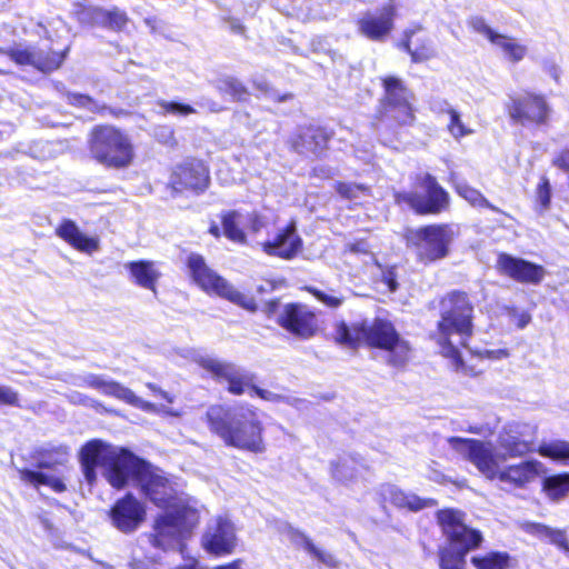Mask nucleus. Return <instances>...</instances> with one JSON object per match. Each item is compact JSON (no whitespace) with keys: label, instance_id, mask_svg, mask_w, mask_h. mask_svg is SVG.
Masks as SVG:
<instances>
[{"label":"nucleus","instance_id":"f257e3e1","mask_svg":"<svg viewBox=\"0 0 569 569\" xmlns=\"http://www.w3.org/2000/svg\"><path fill=\"white\" fill-rule=\"evenodd\" d=\"M80 462L89 483L96 481V468L100 466L103 477L116 489H122L132 481L159 508L168 510L176 503H183L176 499L170 482L163 476L152 471L149 463L128 449L91 440L82 447Z\"/></svg>","mask_w":569,"mask_h":569},{"label":"nucleus","instance_id":"f03ea898","mask_svg":"<svg viewBox=\"0 0 569 569\" xmlns=\"http://www.w3.org/2000/svg\"><path fill=\"white\" fill-rule=\"evenodd\" d=\"M450 447L489 480H498L516 489H523L535 481L542 471L538 460H526L516 465L505 466L498 462L490 441L451 437Z\"/></svg>","mask_w":569,"mask_h":569},{"label":"nucleus","instance_id":"7ed1b4c3","mask_svg":"<svg viewBox=\"0 0 569 569\" xmlns=\"http://www.w3.org/2000/svg\"><path fill=\"white\" fill-rule=\"evenodd\" d=\"M473 307L465 292H451L441 301V319L432 335L440 353L448 358L452 368L465 375H472L461 357V348L472 335Z\"/></svg>","mask_w":569,"mask_h":569},{"label":"nucleus","instance_id":"20e7f679","mask_svg":"<svg viewBox=\"0 0 569 569\" xmlns=\"http://www.w3.org/2000/svg\"><path fill=\"white\" fill-rule=\"evenodd\" d=\"M211 432L227 446L261 453L266 446L263 426L258 412L250 406H211L206 413Z\"/></svg>","mask_w":569,"mask_h":569},{"label":"nucleus","instance_id":"39448f33","mask_svg":"<svg viewBox=\"0 0 569 569\" xmlns=\"http://www.w3.org/2000/svg\"><path fill=\"white\" fill-rule=\"evenodd\" d=\"M335 340L351 348L365 342L369 347L382 349L387 352V362L393 367L405 366L410 358L411 348L408 341L399 336L390 321L380 318L352 326L338 322L335 327Z\"/></svg>","mask_w":569,"mask_h":569},{"label":"nucleus","instance_id":"423d86ee","mask_svg":"<svg viewBox=\"0 0 569 569\" xmlns=\"http://www.w3.org/2000/svg\"><path fill=\"white\" fill-rule=\"evenodd\" d=\"M465 515L456 509H445L437 513V519L450 546L440 550L441 569H463L468 551L476 549L482 542L480 531L465 523Z\"/></svg>","mask_w":569,"mask_h":569},{"label":"nucleus","instance_id":"0eeeda50","mask_svg":"<svg viewBox=\"0 0 569 569\" xmlns=\"http://www.w3.org/2000/svg\"><path fill=\"white\" fill-rule=\"evenodd\" d=\"M199 521L198 510L187 503H176L156 519L148 542L154 548L169 550L181 547Z\"/></svg>","mask_w":569,"mask_h":569},{"label":"nucleus","instance_id":"6e6552de","mask_svg":"<svg viewBox=\"0 0 569 569\" xmlns=\"http://www.w3.org/2000/svg\"><path fill=\"white\" fill-rule=\"evenodd\" d=\"M90 153L100 164L114 169L129 167L134 158L130 138L110 126L99 127L92 131Z\"/></svg>","mask_w":569,"mask_h":569},{"label":"nucleus","instance_id":"1a4fd4ad","mask_svg":"<svg viewBox=\"0 0 569 569\" xmlns=\"http://www.w3.org/2000/svg\"><path fill=\"white\" fill-rule=\"evenodd\" d=\"M187 266L193 281L207 293L216 295L246 310L254 311L256 301L252 297L238 291L224 278L219 276L207 263L202 256L191 253L187 259Z\"/></svg>","mask_w":569,"mask_h":569},{"label":"nucleus","instance_id":"9d476101","mask_svg":"<svg viewBox=\"0 0 569 569\" xmlns=\"http://www.w3.org/2000/svg\"><path fill=\"white\" fill-rule=\"evenodd\" d=\"M453 238L455 231L450 226L432 224L412 231L410 241L418 259L429 263L447 257Z\"/></svg>","mask_w":569,"mask_h":569},{"label":"nucleus","instance_id":"9b49d317","mask_svg":"<svg viewBox=\"0 0 569 569\" xmlns=\"http://www.w3.org/2000/svg\"><path fill=\"white\" fill-rule=\"evenodd\" d=\"M77 385L79 387L92 388L106 396L114 397L146 412H162L169 416H179V413L177 411H173L172 409L166 407H158L149 401L141 399L140 397L136 396L131 389L124 387L123 385L114 380L108 379L101 375L87 373L79 378Z\"/></svg>","mask_w":569,"mask_h":569},{"label":"nucleus","instance_id":"f8f14e48","mask_svg":"<svg viewBox=\"0 0 569 569\" xmlns=\"http://www.w3.org/2000/svg\"><path fill=\"white\" fill-rule=\"evenodd\" d=\"M68 50L69 47L56 51L49 47L14 43L7 49L0 48V53L8 56L18 66H30L42 72H51L60 68Z\"/></svg>","mask_w":569,"mask_h":569},{"label":"nucleus","instance_id":"ddd939ff","mask_svg":"<svg viewBox=\"0 0 569 569\" xmlns=\"http://www.w3.org/2000/svg\"><path fill=\"white\" fill-rule=\"evenodd\" d=\"M505 107L510 119L522 126L545 124L550 114V107L546 98L527 91L508 94Z\"/></svg>","mask_w":569,"mask_h":569},{"label":"nucleus","instance_id":"4468645a","mask_svg":"<svg viewBox=\"0 0 569 569\" xmlns=\"http://www.w3.org/2000/svg\"><path fill=\"white\" fill-rule=\"evenodd\" d=\"M419 184L426 193L407 192L399 194V200L408 203L419 214H436L448 207L449 196L430 173L419 178Z\"/></svg>","mask_w":569,"mask_h":569},{"label":"nucleus","instance_id":"2eb2a0df","mask_svg":"<svg viewBox=\"0 0 569 569\" xmlns=\"http://www.w3.org/2000/svg\"><path fill=\"white\" fill-rule=\"evenodd\" d=\"M528 427L513 423L506 426L498 435L495 456L498 462L521 458L535 451L533 440L527 435Z\"/></svg>","mask_w":569,"mask_h":569},{"label":"nucleus","instance_id":"dca6fc26","mask_svg":"<svg viewBox=\"0 0 569 569\" xmlns=\"http://www.w3.org/2000/svg\"><path fill=\"white\" fill-rule=\"evenodd\" d=\"M194 361L219 381L228 382V390L233 395H242L252 382L251 375L232 362L202 355Z\"/></svg>","mask_w":569,"mask_h":569},{"label":"nucleus","instance_id":"f3484780","mask_svg":"<svg viewBox=\"0 0 569 569\" xmlns=\"http://www.w3.org/2000/svg\"><path fill=\"white\" fill-rule=\"evenodd\" d=\"M386 116L395 119L400 124H409L415 120L413 109L410 103L411 93L396 77L383 79Z\"/></svg>","mask_w":569,"mask_h":569},{"label":"nucleus","instance_id":"a211bd4d","mask_svg":"<svg viewBox=\"0 0 569 569\" xmlns=\"http://www.w3.org/2000/svg\"><path fill=\"white\" fill-rule=\"evenodd\" d=\"M210 182L209 170L201 160L188 159L176 166L171 177L170 184L176 191H191L201 193Z\"/></svg>","mask_w":569,"mask_h":569},{"label":"nucleus","instance_id":"6ab92c4d","mask_svg":"<svg viewBox=\"0 0 569 569\" xmlns=\"http://www.w3.org/2000/svg\"><path fill=\"white\" fill-rule=\"evenodd\" d=\"M72 12L82 24L99 26L113 31H122L129 22L127 13L118 7L104 9L102 7H86L77 3L73 6Z\"/></svg>","mask_w":569,"mask_h":569},{"label":"nucleus","instance_id":"aec40b11","mask_svg":"<svg viewBox=\"0 0 569 569\" xmlns=\"http://www.w3.org/2000/svg\"><path fill=\"white\" fill-rule=\"evenodd\" d=\"M278 323L293 336L308 339L317 331V317L308 307L286 305L278 316Z\"/></svg>","mask_w":569,"mask_h":569},{"label":"nucleus","instance_id":"412c9836","mask_svg":"<svg viewBox=\"0 0 569 569\" xmlns=\"http://www.w3.org/2000/svg\"><path fill=\"white\" fill-rule=\"evenodd\" d=\"M202 545L209 553L214 556L231 553L237 546L233 523L227 518H217L203 535Z\"/></svg>","mask_w":569,"mask_h":569},{"label":"nucleus","instance_id":"4be33fe9","mask_svg":"<svg viewBox=\"0 0 569 569\" xmlns=\"http://www.w3.org/2000/svg\"><path fill=\"white\" fill-rule=\"evenodd\" d=\"M397 10L392 3L385 4L376 11H367L358 20V30L372 41H382L393 29Z\"/></svg>","mask_w":569,"mask_h":569},{"label":"nucleus","instance_id":"5701e85b","mask_svg":"<svg viewBox=\"0 0 569 569\" xmlns=\"http://www.w3.org/2000/svg\"><path fill=\"white\" fill-rule=\"evenodd\" d=\"M112 525L121 532L129 533L139 528L146 518L143 503L133 495L127 493L119 499L110 511Z\"/></svg>","mask_w":569,"mask_h":569},{"label":"nucleus","instance_id":"b1692460","mask_svg":"<svg viewBox=\"0 0 569 569\" xmlns=\"http://www.w3.org/2000/svg\"><path fill=\"white\" fill-rule=\"evenodd\" d=\"M497 269L500 273L519 282L538 283L545 276V270L541 266L507 253L499 254Z\"/></svg>","mask_w":569,"mask_h":569},{"label":"nucleus","instance_id":"393cba45","mask_svg":"<svg viewBox=\"0 0 569 569\" xmlns=\"http://www.w3.org/2000/svg\"><path fill=\"white\" fill-rule=\"evenodd\" d=\"M266 254L290 260L295 258L302 248V240L297 233V226L291 221L281 229L271 240L261 243Z\"/></svg>","mask_w":569,"mask_h":569},{"label":"nucleus","instance_id":"a878e982","mask_svg":"<svg viewBox=\"0 0 569 569\" xmlns=\"http://www.w3.org/2000/svg\"><path fill=\"white\" fill-rule=\"evenodd\" d=\"M56 233L80 252L92 254L100 250L99 238L97 236L89 237L84 234L77 223L70 219H64L56 229Z\"/></svg>","mask_w":569,"mask_h":569},{"label":"nucleus","instance_id":"bb28decb","mask_svg":"<svg viewBox=\"0 0 569 569\" xmlns=\"http://www.w3.org/2000/svg\"><path fill=\"white\" fill-rule=\"evenodd\" d=\"M380 496L385 501H389L398 508H406L411 511H419L436 506V500L431 498L423 499L415 493L405 492L393 485L381 486Z\"/></svg>","mask_w":569,"mask_h":569},{"label":"nucleus","instance_id":"cd10ccee","mask_svg":"<svg viewBox=\"0 0 569 569\" xmlns=\"http://www.w3.org/2000/svg\"><path fill=\"white\" fill-rule=\"evenodd\" d=\"M330 133L321 127L310 126L301 129L293 140V148L299 153L320 154L327 147Z\"/></svg>","mask_w":569,"mask_h":569},{"label":"nucleus","instance_id":"c85d7f7f","mask_svg":"<svg viewBox=\"0 0 569 569\" xmlns=\"http://www.w3.org/2000/svg\"><path fill=\"white\" fill-rule=\"evenodd\" d=\"M129 271V279L134 284L156 292V284L161 277V272L153 261L139 260L124 264Z\"/></svg>","mask_w":569,"mask_h":569},{"label":"nucleus","instance_id":"c756f323","mask_svg":"<svg viewBox=\"0 0 569 569\" xmlns=\"http://www.w3.org/2000/svg\"><path fill=\"white\" fill-rule=\"evenodd\" d=\"M70 457L69 448L64 445H48L38 451L37 466L40 469L56 470L64 466Z\"/></svg>","mask_w":569,"mask_h":569},{"label":"nucleus","instance_id":"7c9ffc66","mask_svg":"<svg viewBox=\"0 0 569 569\" xmlns=\"http://www.w3.org/2000/svg\"><path fill=\"white\" fill-rule=\"evenodd\" d=\"M222 228L224 236L237 243L246 242V233L243 231L244 226V213L232 210L223 213L222 216Z\"/></svg>","mask_w":569,"mask_h":569},{"label":"nucleus","instance_id":"2f4dec72","mask_svg":"<svg viewBox=\"0 0 569 569\" xmlns=\"http://www.w3.org/2000/svg\"><path fill=\"white\" fill-rule=\"evenodd\" d=\"M19 475L21 481L29 483L31 486H48L56 492H63L66 490V485L63 480L58 476L29 469L19 470Z\"/></svg>","mask_w":569,"mask_h":569},{"label":"nucleus","instance_id":"473e14b6","mask_svg":"<svg viewBox=\"0 0 569 569\" xmlns=\"http://www.w3.org/2000/svg\"><path fill=\"white\" fill-rule=\"evenodd\" d=\"M542 490L551 501H560L569 495V473L546 477Z\"/></svg>","mask_w":569,"mask_h":569},{"label":"nucleus","instance_id":"72a5a7b5","mask_svg":"<svg viewBox=\"0 0 569 569\" xmlns=\"http://www.w3.org/2000/svg\"><path fill=\"white\" fill-rule=\"evenodd\" d=\"M492 44L501 50L506 59L515 63L521 61L528 52L525 44L520 43L515 38L500 33L493 38Z\"/></svg>","mask_w":569,"mask_h":569},{"label":"nucleus","instance_id":"f704fd0d","mask_svg":"<svg viewBox=\"0 0 569 569\" xmlns=\"http://www.w3.org/2000/svg\"><path fill=\"white\" fill-rule=\"evenodd\" d=\"M471 563L477 569H508L510 567V556L505 551H490L473 556Z\"/></svg>","mask_w":569,"mask_h":569},{"label":"nucleus","instance_id":"c9c22d12","mask_svg":"<svg viewBox=\"0 0 569 569\" xmlns=\"http://www.w3.org/2000/svg\"><path fill=\"white\" fill-rule=\"evenodd\" d=\"M527 531L541 539H548L551 543L569 552L566 532L560 529H553L542 523L528 525Z\"/></svg>","mask_w":569,"mask_h":569},{"label":"nucleus","instance_id":"e433bc0d","mask_svg":"<svg viewBox=\"0 0 569 569\" xmlns=\"http://www.w3.org/2000/svg\"><path fill=\"white\" fill-rule=\"evenodd\" d=\"M413 34L415 30H406L405 40L400 44L403 50L410 53L411 60L413 62H423L433 58L436 56V51L430 40H425L420 47H417L413 50L411 49L410 42Z\"/></svg>","mask_w":569,"mask_h":569},{"label":"nucleus","instance_id":"4c0bfd02","mask_svg":"<svg viewBox=\"0 0 569 569\" xmlns=\"http://www.w3.org/2000/svg\"><path fill=\"white\" fill-rule=\"evenodd\" d=\"M442 104L443 107L441 108V111L449 114V122L447 126L448 131L455 139H460L473 133V130L462 122L461 114L456 109H453L447 101H443Z\"/></svg>","mask_w":569,"mask_h":569},{"label":"nucleus","instance_id":"58836bf2","mask_svg":"<svg viewBox=\"0 0 569 569\" xmlns=\"http://www.w3.org/2000/svg\"><path fill=\"white\" fill-rule=\"evenodd\" d=\"M358 472L357 462L352 458H340L331 463L332 477L340 482H349Z\"/></svg>","mask_w":569,"mask_h":569},{"label":"nucleus","instance_id":"ea45409f","mask_svg":"<svg viewBox=\"0 0 569 569\" xmlns=\"http://www.w3.org/2000/svg\"><path fill=\"white\" fill-rule=\"evenodd\" d=\"M455 186L458 194L473 207H486L493 211H498V209L491 204L479 190L470 187L466 182H456Z\"/></svg>","mask_w":569,"mask_h":569},{"label":"nucleus","instance_id":"a19ab883","mask_svg":"<svg viewBox=\"0 0 569 569\" xmlns=\"http://www.w3.org/2000/svg\"><path fill=\"white\" fill-rule=\"evenodd\" d=\"M217 88L221 93L229 94L233 100L241 101L248 96L246 87L236 78L224 77L218 80Z\"/></svg>","mask_w":569,"mask_h":569},{"label":"nucleus","instance_id":"79ce46f5","mask_svg":"<svg viewBox=\"0 0 569 569\" xmlns=\"http://www.w3.org/2000/svg\"><path fill=\"white\" fill-rule=\"evenodd\" d=\"M538 452L547 458L555 460H569V442L562 440H555L548 443H542Z\"/></svg>","mask_w":569,"mask_h":569},{"label":"nucleus","instance_id":"37998d69","mask_svg":"<svg viewBox=\"0 0 569 569\" xmlns=\"http://www.w3.org/2000/svg\"><path fill=\"white\" fill-rule=\"evenodd\" d=\"M307 290L320 302H322L325 306L337 309L339 308L343 301L345 296L338 292L337 290L330 289L329 291H322L317 288H307Z\"/></svg>","mask_w":569,"mask_h":569},{"label":"nucleus","instance_id":"c03bdc74","mask_svg":"<svg viewBox=\"0 0 569 569\" xmlns=\"http://www.w3.org/2000/svg\"><path fill=\"white\" fill-rule=\"evenodd\" d=\"M468 26L477 33L486 37L491 43L493 42V38L499 33L493 31L485 21L482 17H471L468 20Z\"/></svg>","mask_w":569,"mask_h":569},{"label":"nucleus","instance_id":"a18cd8bd","mask_svg":"<svg viewBox=\"0 0 569 569\" xmlns=\"http://www.w3.org/2000/svg\"><path fill=\"white\" fill-rule=\"evenodd\" d=\"M158 104L163 110V112L171 113L174 116L186 117L196 112V110L191 106L184 103L161 100L159 101Z\"/></svg>","mask_w":569,"mask_h":569},{"label":"nucleus","instance_id":"49530a36","mask_svg":"<svg viewBox=\"0 0 569 569\" xmlns=\"http://www.w3.org/2000/svg\"><path fill=\"white\" fill-rule=\"evenodd\" d=\"M308 553L329 568H336L338 566V560L332 553L319 549L315 543H308Z\"/></svg>","mask_w":569,"mask_h":569},{"label":"nucleus","instance_id":"de8ad7c7","mask_svg":"<svg viewBox=\"0 0 569 569\" xmlns=\"http://www.w3.org/2000/svg\"><path fill=\"white\" fill-rule=\"evenodd\" d=\"M337 192L347 199H355L360 193H365L368 189L361 184L338 182L336 186Z\"/></svg>","mask_w":569,"mask_h":569},{"label":"nucleus","instance_id":"09e8293b","mask_svg":"<svg viewBox=\"0 0 569 569\" xmlns=\"http://www.w3.org/2000/svg\"><path fill=\"white\" fill-rule=\"evenodd\" d=\"M0 406L20 407L19 393L9 386L0 385Z\"/></svg>","mask_w":569,"mask_h":569},{"label":"nucleus","instance_id":"8fccbe9b","mask_svg":"<svg viewBox=\"0 0 569 569\" xmlns=\"http://www.w3.org/2000/svg\"><path fill=\"white\" fill-rule=\"evenodd\" d=\"M66 96L69 103L73 106L83 107L89 110L96 109V102L87 94L67 92Z\"/></svg>","mask_w":569,"mask_h":569},{"label":"nucleus","instance_id":"3c124183","mask_svg":"<svg viewBox=\"0 0 569 569\" xmlns=\"http://www.w3.org/2000/svg\"><path fill=\"white\" fill-rule=\"evenodd\" d=\"M244 226L249 228L253 233H258L261 229L266 227L264 219L256 213H244Z\"/></svg>","mask_w":569,"mask_h":569},{"label":"nucleus","instance_id":"603ef678","mask_svg":"<svg viewBox=\"0 0 569 569\" xmlns=\"http://www.w3.org/2000/svg\"><path fill=\"white\" fill-rule=\"evenodd\" d=\"M257 89L262 91L268 98L278 101L283 102L292 98V94L286 93L280 96L277 91L273 89H270L267 82H257L256 83Z\"/></svg>","mask_w":569,"mask_h":569},{"label":"nucleus","instance_id":"864d4df0","mask_svg":"<svg viewBox=\"0 0 569 569\" xmlns=\"http://www.w3.org/2000/svg\"><path fill=\"white\" fill-rule=\"evenodd\" d=\"M129 567L131 569H156V559L154 558L141 559L134 552L132 556V559L129 562Z\"/></svg>","mask_w":569,"mask_h":569},{"label":"nucleus","instance_id":"5fc2aeb1","mask_svg":"<svg viewBox=\"0 0 569 569\" xmlns=\"http://www.w3.org/2000/svg\"><path fill=\"white\" fill-rule=\"evenodd\" d=\"M289 539L297 546H301L308 552V543H313L303 532L289 528Z\"/></svg>","mask_w":569,"mask_h":569},{"label":"nucleus","instance_id":"6e6d98bb","mask_svg":"<svg viewBox=\"0 0 569 569\" xmlns=\"http://www.w3.org/2000/svg\"><path fill=\"white\" fill-rule=\"evenodd\" d=\"M538 199L543 208H547L550 202V184L547 178H542L538 187Z\"/></svg>","mask_w":569,"mask_h":569},{"label":"nucleus","instance_id":"4d7b16f0","mask_svg":"<svg viewBox=\"0 0 569 569\" xmlns=\"http://www.w3.org/2000/svg\"><path fill=\"white\" fill-rule=\"evenodd\" d=\"M252 391L258 397H260L261 399L267 400V401L277 402L281 399V396H279L272 391L258 388V387H252Z\"/></svg>","mask_w":569,"mask_h":569},{"label":"nucleus","instance_id":"13d9d810","mask_svg":"<svg viewBox=\"0 0 569 569\" xmlns=\"http://www.w3.org/2000/svg\"><path fill=\"white\" fill-rule=\"evenodd\" d=\"M147 388H149L153 393L159 395L163 399H166L168 402H173V397L170 396L168 392L163 391L159 387H157L154 383H147Z\"/></svg>","mask_w":569,"mask_h":569},{"label":"nucleus","instance_id":"bf43d9fd","mask_svg":"<svg viewBox=\"0 0 569 569\" xmlns=\"http://www.w3.org/2000/svg\"><path fill=\"white\" fill-rule=\"evenodd\" d=\"M555 164L565 170H569V150L563 151L556 160Z\"/></svg>","mask_w":569,"mask_h":569},{"label":"nucleus","instance_id":"052dcab7","mask_svg":"<svg viewBox=\"0 0 569 569\" xmlns=\"http://www.w3.org/2000/svg\"><path fill=\"white\" fill-rule=\"evenodd\" d=\"M385 281L391 292H395L397 290L398 283L391 273H389L385 277Z\"/></svg>","mask_w":569,"mask_h":569},{"label":"nucleus","instance_id":"680f3d73","mask_svg":"<svg viewBox=\"0 0 569 569\" xmlns=\"http://www.w3.org/2000/svg\"><path fill=\"white\" fill-rule=\"evenodd\" d=\"M213 569H242L241 568V561L240 560H236V561H232L228 565H224V566H218Z\"/></svg>","mask_w":569,"mask_h":569},{"label":"nucleus","instance_id":"e2e57ef3","mask_svg":"<svg viewBox=\"0 0 569 569\" xmlns=\"http://www.w3.org/2000/svg\"><path fill=\"white\" fill-rule=\"evenodd\" d=\"M210 232H211L213 236L219 237V234H220V233H219V227H218V226H212V227L210 228Z\"/></svg>","mask_w":569,"mask_h":569},{"label":"nucleus","instance_id":"0e129e2a","mask_svg":"<svg viewBox=\"0 0 569 569\" xmlns=\"http://www.w3.org/2000/svg\"><path fill=\"white\" fill-rule=\"evenodd\" d=\"M551 74L555 79H558L559 77V70L557 67H553L552 70H551Z\"/></svg>","mask_w":569,"mask_h":569},{"label":"nucleus","instance_id":"69168bd1","mask_svg":"<svg viewBox=\"0 0 569 569\" xmlns=\"http://www.w3.org/2000/svg\"><path fill=\"white\" fill-rule=\"evenodd\" d=\"M469 432L479 433V429L478 428H470Z\"/></svg>","mask_w":569,"mask_h":569},{"label":"nucleus","instance_id":"338daca9","mask_svg":"<svg viewBox=\"0 0 569 569\" xmlns=\"http://www.w3.org/2000/svg\"><path fill=\"white\" fill-rule=\"evenodd\" d=\"M278 303L276 301L271 302L270 303V310L273 311V309L276 308Z\"/></svg>","mask_w":569,"mask_h":569},{"label":"nucleus","instance_id":"774afa93","mask_svg":"<svg viewBox=\"0 0 569 569\" xmlns=\"http://www.w3.org/2000/svg\"><path fill=\"white\" fill-rule=\"evenodd\" d=\"M102 569H113V567H112V566H110V565H103V566H102Z\"/></svg>","mask_w":569,"mask_h":569}]
</instances>
